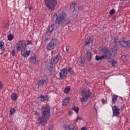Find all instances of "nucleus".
I'll return each instance as SVG.
<instances>
[{"instance_id": "f257e3e1", "label": "nucleus", "mask_w": 130, "mask_h": 130, "mask_svg": "<svg viewBox=\"0 0 130 130\" xmlns=\"http://www.w3.org/2000/svg\"><path fill=\"white\" fill-rule=\"evenodd\" d=\"M42 116L38 118L37 121L39 124L44 126L47 123V120L50 116V107L48 105H44L42 107Z\"/></svg>"}, {"instance_id": "f03ea898", "label": "nucleus", "mask_w": 130, "mask_h": 130, "mask_svg": "<svg viewBox=\"0 0 130 130\" xmlns=\"http://www.w3.org/2000/svg\"><path fill=\"white\" fill-rule=\"evenodd\" d=\"M67 18V14L63 12H61L59 13V14L57 16V14L55 13L53 15V19L55 20V22L56 24H63L64 23V21H66V18Z\"/></svg>"}, {"instance_id": "7ed1b4c3", "label": "nucleus", "mask_w": 130, "mask_h": 130, "mask_svg": "<svg viewBox=\"0 0 130 130\" xmlns=\"http://www.w3.org/2000/svg\"><path fill=\"white\" fill-rule=\"evenodd\" d=\"M91 96V92L90 90L87 89H83L81 91L79 96V100L82 103H86L88 101V99Z\"/></svg>"}, {"instance_id": "20e7f679", "label": "nucleus", "mask_w": 130, "mask_h": 130, "mask_svg": "<svg viewBox=\"0 0 130 130\" xmlns=\"http://www.w3.org/2000/svg\"><path fill=\"white\" fill-rule=\"evenodd\" d=\"M103 55L99 56L96 55L95 56V59L96 60H101V59H105L107 57H110L111 56V53L108 51V48L107 47H104L102 49Z\"/></svg>"}, {"instance_id": "39448f33", "label": "nucleus", "mask_w": 130, "mask_h": 130, "mask_svg": "<svg viewBox=\"0 0 130 130\" xmlns=\"http://www.w3.org/2000/svg\"><path fill=\"white\" fill-rule=\"evenodd\" d=\"M45 5L51 11H54L55 6L57 5V0H45Z\"/></svg>"}, {"instance_id": "423d86ee", "label": "nucleus", "mask_w": 130, "mask_h": 130, "mask_svg": "<svg viewBox=\"0 0 130 130\" xmlns=\"http://www.w3.org/2000/svg\"><path fill=\"white\" fill-rule=\"evenodd\" d=\"M26 41L24 40H20L18 42L17 44L16 49L19 51H22L24 49H26Z\"/></svg>"}, {"instance_id": "0eeeda50", "label": "nucleus", "mask_w": 130, "mask_h": 130, "mask_svg": "<svg viewBox=\"0 0 130 130\" xmlns=\"http://www.w3.org/2000/svg\"><path fill=\"white\" fill-rule=\"evenodd\" d=\"M57 43V42H56V40L52 39L46 46L47 50H52V49H54V48L56 46Z\"/></svg>"}, {"instance_id": "6e6552de", "label": "nucleus", "mask_w": 130, "mask_h": 130, "mask_svg": "<svg viewBox=\"0 0 130 130\" xmlns=\"http://www.w3.org/2000/svg\"><path fill=\"white\" fill-rule=\"evenodd\" d=\"M60 79L63 80V79H66L67 78V76H68V68H63L61 70L60 73Z\"/></svg>"}, {"instance_id": "1a4fd4ad", "label": "nucleus", "mask_w": 130, "mask_h": 130, "mask_svg": "<svg viewBox=\"0 0 130 130\" xmlns=\"http://www.w3.org/2000/svg\"><path fill=\"white\" fill-rule=\"evenodd\" d=\"M113 115L116 117H119V109L116 106H112Z\"/></svg>"}, {"instance_id": "9d476101", "label": "nucleus", "mask_w": 130, "mask_h": 130, "mask_svg": "<svg viewBox=\"0 0 130 130\" xmlns=\"http://www.w3.org/2000/svg\"><path fill=\"white\" fill-rule=\"evenodd\" d=\"M57 29V27L55 24H51L50 26L48 27V30L47 31V35L48 36H49L51 33H52V31L53 30H56Z\"/></svg>"}, {"instance_id": "9b49d317", "label": "nucleus", "mask_w": 130, "mask_h": 130, "mask_svg": "<svg viewBox=\"0 0 130 130\" xmlns=\"http://www.w3.org/2000/svg\"><path fill=\"white\" fill-rule=\"evenodd\" d=\"M48 79L47 78V76L44 75L43 79L40 80L38 83L36 84V86L39 87H42L44 85V83L47 82Z\"/></svg>"}, {"instance_id": "f8f14e48", "label": "nucleus", "mask_w": 130, "mask_h": 130, "mask_svg": "<svg viewBox=\"0 0 130 130\" xmlns=\"http://www.w3.org/2000/svg\"><path fill=\"white\" fill-rule=\"evenodd\" d=\"M31 53V51L30 50H27L26 49H24L21 51V54L22 56H24V57H28L29 55H30V53Z\"/></svg>"}, {"instance_id": "ddd939ff", "label": "nucleus", "mask_w": 130, "mask_h": 130, "mask_svg": "<svg viewBox=\"0 0 130 130\" xmlns=\"http://www.w3.org/2000/svg\"><path fill=\"white\" fill-rule=\"evenodd\" d=\"M119 44L120 45L122 46V47H124L126 48V47H129L130 45V41H121L119 42Z\"/></svg>"}, {"instance_id": "4468645a", "label": "nucleus", "mask_w": 130, "mask_h": 130, "mask_svg": "<svg viewBox=\"0 0 130 130\" xmlns=\"http://www.w3.org/2000/svg\"><path fill=\"white\" fill-rule=\"evenodd\" d=\"M58 60H59V56L57 55L55 57H52L51 62V63H57Z\"/></svg>"}, {"instance_id": "2eb2a0df", "label": "nucleus", "mask_w": 130, "mask_h": 130, "mask_svg": "<svg viewBox=\"0 0 130 130\" xmlns=\"http://www.w3.org/2000/svg\"><path fill=\"white\" fill-rule=\"evenodd\" d=\"M109 52L111 53V55H115L117 53V45H115L114 48L112 49L111 52L109 51Z\"/></svg>"}, {"instance_id": "dca6fc26", "label": "nucleus", "mask_w": 130, "mask_h": 130, "mask_svg": "<svg viewBox=\"0 0 130 130\" xmlns=\"http://www.w3.org/2000/svg\"><path fill=\"white\" fill-rule=\"evenodd\" d=\"M118 97L119 96H118L117 95H113L112 97V104H115V103H116V101H117V98H118Z\"/></svg>"}, {"instance_id": "f3484780", "label": "nucleus", "mask_w": 130, "mask_h": 130, "mask_svg": "<svg viewBox=\"0 0 130 130\" xmlns=\"http://www.w3.org/2000/svg\"><path fill=\"white\" fill-rule=\"evenodd\" d=\"M70 97H67L66 98H65L62 102V105L63 106H67V105H68V104H69V102H70Z\"/></svg>"}, {"instance_id": "a211bd4d", "label": "nucleus", "mask_w": 130, "mask_h": 130, "mask_svg": "<svg viewBox=\"0 0 130 130\" xmlns=\"http://www.w3.org/2000/svg\"><path fill=\"white\" fill-rule=\"evenodd\" d=\"M86 58L88 60H91V58L92 57V53L91 51H87L86 54Z\"/></svg>"}, {"instance_id": "6ab92c4d", "label": "nucleus", "mask_w": 130, "mask_h": 130, "mask_svg": "<svg viewBox=\"0 0 130 130\" xmlns=\"http://www.w3.org/2000/svg\"><path fill=\"white\" fill-rule=\"evenodd\" d=\"M66 130H76V127L73 125H68L65 127Z\"/></svg>"}, {"instance_id": "aec40b11", "label": "nucleus", "mask_w": 130, "mask_h": 130, "mask_svg": "<svg viewBox=\"0 0 130 130\" xmlns=\"http://www.w3.org/2000/svg\"><path fill=\"white\" fill-rule=\"evenodd\" d=\"M0 49H2L3 52L6 51V49L5 48V43L3 41H0Z\"/></svg>"}, {"instance_id": "412c9836", "label": "nucleus", "mask_w": 130, "mask_h": 130, "mask_svg": "<svg viewBox=\"0 0 130 130\" xmlns=\"http://www.w3.org/2000/svg\"><path fill=\"white\" fill-rule=\"evenodd\" d=\"M108 61L112 64V67H115V64H116V61L115 60L111 58H108Z\"/></svg>"}, {"instance_id": "4be33fe9", "label": "nucleus", "mask_w": 130, "mask_h": 130, "mask_svg": "<svg viewBox=\"0 0 130 130\" xmlns=\"http://www.w3.org/2000/svg\"><path fill=\"white\" fill-rule=\"evenodd\" d=\"M11 99L13 100V101H16V100L18 99V94L16 93H12L11 95Z\"/></svg>"}, {"instance_id": "5701e85b", "label": "nucleus", "mask_w": 130, "mask_h": 130, "mask_svg": "<svg viewBox=\"0 0 130 130\" xmlns=\"http://www.w3.org/2000/svg\"><path fill=\"white\" fill-rule=\"evenodd\" d=\"M75 6H76V4L72 3L70 5V10L72 11V12H75V10H76V7H75Z\"/></svg>"}, {"instance_id": "b1692460", "label": "nucleus", "mask_w": 130, "mask_h": 130, "mask_svg": "<svg viewBox=\"0 0 130 130\" xmlns=\"http://www.w3.org/2000/svg\"><path fill=\"white\" fill-rule=\"evenodd\" d=\"M92 42H93V38H90L86 41L85 44V45H89V44H90V43H92Z\"/></svg>"}, {"instance_id": "393cba45", "label": "nucleus", "mask_w": 130, "mask_h": 130, "mask_svg": "<svg viewBox=\"0 0 130 130\" xmlns=\"http://www.w3.org/2000/svg\"><path fill=\"white\" fill-rule=\"evenodd\" d=\"M30 61L32 63H35L36 62V57L35 56H32L30 58Z\"/></svg>"}, {"instance_id": "a878e982", "label": "nucleus", "mask_w": 130, "mask_h": 130, "mask_svg": "<svg viewBox=\"0 0 130 130\" xmlns=\"http://www.w3.org/2000/svg\"><path fill=\"white\" fill-rule=\"evenodd\" d=\"M68 73H70L71 75H74V70L72 68H67Z\"/></svg>"}, {"instance_id": "bb28decb", "label": "nucleus", "mask_w": 130, "mask_h": 130, "mask_svg": "<svg viewBox=\"0 0 130 130\" xmlns=\"http://www.w3.org/2000/svg\"><path fill=\"white\" fill-rule=\"evenodd\" d=\"M70 90L71 88H70V87H67L64 89V93H66V94H68V93H69Z\"/></svg>"}, {"instance_id": "cd10ccee", "label": "nucleus", "mask_w": 130, "mask_h": 130, "mask_svg": "<svg viewBox=\"0 0 130 130\" xmlns=\"http://www.w3.org/2000/svg\"><path fill=\"white\" fill-rule=\"evenodd\" d=\"M8 40H9V41H12V40H13L14 39V36H13L12 35H9L8 36Z\"/></svg>"}, {"instance_id": "c85d7f7f", "label": "nucleus", "mask_w": 130, "mask_h": 130, "mask_svg": "<svg viewBox=\"0 0 130 130\" xmlns=\"http://www.w3.org/2000/svg\"><path fill=\"white\" fill-rule=\"evenodd\" d=\"M40 98H41V101H46V100H47V98L44 96V95H41Z\"/></svg>"}, {"instance_id": "c756f323", "label": "nucleus", "mask_w": 130, "mask_h": 130, "mask_svg": "<svg viewBox=\"0 0 130 130\" xmlns=\"http://www.w3.org/2000/svg\"><path fill=\"white\" fill-rule=\"evenodd\" d=\"M121 59L123 61H126L127 59H126V56L125 55H123L121 56Z\"/></svg>"}, {"instance_id": "7c9ffc66", "label": "nucleus", "mask_w": 130, "mask_h": 130, "mask_svg": "<svg viewBox=\"0 0 130 130\" xmlns=\"http://www.w3.org/2000/svg\"><path fill=\"white\" fill-rule=\"evenodd\" d=\"M73 110L76 112V113H79V108L78 107H74L73 108Z\"/></svg>"}, {"instance_id": "2f4dec72", "label": "nucleus", "mask_w": 130, "mask_h": 130, "mask_svg": "<svg viewBox=\"0 0 130 130\" xmlns=\"http://www.w3.org/2000/svg\"><path fill=\"white\" fill-rule=\"evenodd\" d=\"M16 113V109H11L10 111V113L11 115H13L14 113Z\"/></svg>"}, {"instance_id": "473e14b6", "label": "nucleus", "mask_w": 130, "mask_h": 130, "mask_svg": "<svg viewBox=\"0 0 130 130\" xmlns=\"http://www.w3.org/2000/svg\"><path fill=\"white\" fill-rule=\"evenodd\" d=\"M114 13H115V10L114 9H112L109 12L110 15H114Z\"/></svg>"}, {"instance_id": "72a5a7b5", "label": "nucleus", "mask_w": 130, "mask_h": 130, "mask_svg": "<svg viewBox=\"0 0 130 130\" xmlns=\"http://www.w3.org/2000/svg\"><path fill=\"white\" fill-rule=\"evenodd\" d=\"M82 118H81L80 117L77 116L76 119L75 120V122H78V121H79V120H81Z\"/></svg>"}, {"instance_id": "f704fd0d", "label": "nucleus", "mask_w": 130, "mask_h": 130, "mask_svg": "<svg viewBox=\"0 0 130 130\" xmlns=\"http://www.w3.org/2000/svg\"><path fill=\"white\" fill-rule=\"evenodd\" d=\"M4 88V84L3 82H0V90H2V89H3Z\"/></svg>"}, {"instance_id": "c9c22d12", "label": "nucleus", "mask_w": 130, "mask_h": 130, "mask_svg": "<svg viewBox=\"0 0 130 130\" xmlns=\"http://www.w3.org/2000/svg\"><path fill=\"white\" fill-rule=\"evenodd\" d=\"M80 63H81V64H83V63H84L85 60L84 59H81V60L79 61Z\"/></svg>"}, {"instance_id": "e433bc0d", "label": "nucleus", "mask_w": 130, "mask_h": 130, "mask_svg": "<svg viewBox=\"0 0 130 130\" xmlns=\"http://www.w3.org/2000/svg\"><path fill=\"white\" fill-rule=\"evenodd\" d=\"M11 54H12V55L13 56H15V50H13L11 52Z\"/></svg>"}, {"instance_id": "4c0bfd02", "label": "nucleus", "mask_w": 130, "mask_h": 130, "mask_svg": "<svg viewBox=\"0 0 130 130\" xmlns=\"http://www.w3.org/2000/svg\"><path fill=\"white\" fill-rule=\"evenodd\" d=\"M27 45H30V44H32V41L30 40H27Z\"/></svg>"}, {"instance_id": "58836bf2", "label": "nucleus", "mask_w": 130, "mask_h": 130, "mask_svg": "<svg viewBox=\"0 0 130 130\" xmlns=\"http://www.w3.org/2000/svg\"><path fill=\"white\" fill-rule=\"evenodd\" d=\"M66 49L67 52H68L69 50H70V47H69V46H66Z\"/></svg>"}, {"instance_id": "ea45409f", "label": "nucleus", "mask_w": 130, "mask_h": 130, "mask_svg": "<svg viewBox=\"0 0 130 130\" xmlns=\"http://www.w3.org/2000/svg\"><path fill=\"white\" fill-rule=\"evenodd\" d=\"M81 130H87V127H81Z\"/></svg>"}, {"instance_id": "a19ab883", "label": "nucleus", "mask_w": 130, "mask_h": 130, "mask_svg": "<svg viewBox=\"0 0 130 130\" xmlns=\"http://www.w3.org/2000/svg\"><path fill=\"white\" fill-rule=\"evenodd\" d=\"M102 103H103V104H104V103H105V100H104V99H102Z\"/></svg>"}, {"instance_id": "79ce46f5", "label": "nucleus", "mask_w": 130, "mask_h": 130, "mask_svg": "<svg viewBox=\"0 0 130 130\" xmlns=\"http://www.w3.org/2000/svg\"><path fill=\"white\" fill-rule=\"evenodd\" d=\"M73 113V112H72V111H69V115H72V114Z\"/></svg>"}, {"instance_id": "37998d69", "label": "nucleus", "mask_w": 130, "mask_h": 130, "mask_svg": "<svg viewBox=\"0 0 130 130\" xmlns=\"http://www.w3.org/2000/svg\"><path fill=\"white\" fill-rule=\"evenodd\" d=\"M49 130H53V128L52 127H49Z\"/></svg>"}, {"instance_id": "c03bdc74", "label": "nucleus", "mask_w": 130, "mask_h": 130, "mask_svg": "<svg viewBox=\"0 0 130 130\" xmlns=\"http://www.w3.org/2000/svg\"><path fill=\"white\" fill-rule=\"evenodd\" d=\"M32 7L29 8V10H31Z\"/></svg>"}, {"instance_id": "a18cd8bd", "label": "nucleus", "mask_w": 130, "mask_h": 130, "mask_svg": "<svg viewBox=\"0 0 130 130\" xmlns=\"http://www.w3.org/2000/svg\"><path fill=\"white\" fill-rule=\"evenodd\" d=\"M70 23V21H69L68 22V24Z\"/></svg>"}, {"instance_id": "49530a36", "label": "nucleus", "mask_w": 130, "mask_h": 130, "mask_svg": "<svg viewBox=\"0 0 130 130\" xmlns=\"http://www.w3.org/2000/svg\"><path fill=\"white\" fill-rule=\"evenodd\" d=\"M120 99H121V100H122V99L121 98V97H120Z\"/></svg>"}]
</instances>
